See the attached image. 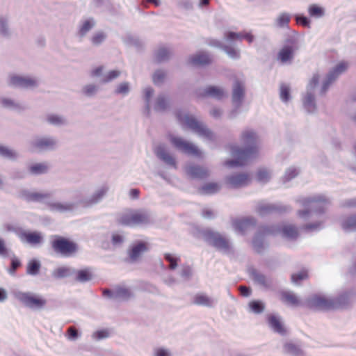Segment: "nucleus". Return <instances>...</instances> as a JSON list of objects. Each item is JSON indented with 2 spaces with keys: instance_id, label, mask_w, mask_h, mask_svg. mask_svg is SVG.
Segmentation results:
<instances>
[{
  "instance_id": "nucleus-52",
  "label": "nucleus",
  "mask_w": 356,
  "mask_h": 356,
  "mask_svg": "<svg viewBox=\"0 0 356 356\" xmlns=\"http://www.w3.org/2000/svg\"><path fill=\"white\" fill-rule=\"evenodd\" d=\"M164 259L170 264V266L168 267V269L170 270H174L178 266L179 262L181 261V258L179 256H176L175 254L170 253H165Z\"/></svg>"
},
{
  "instance_id": "nucleus-51",
  "label": "nucleus",
  "mask_w": 356,
  "mask_h": 356,
  "mask_svg": "<svg viewBox=\"0 0 356 356\" xmlns=\"http://www.w3.org/2000/svg\"><path fill=\"white\" fill-rule=\"evenodd\" d=\"M0 156L15 161L18 157V154L13 149L8 148V147L0 145Z\"/></svg>"
},
{
  "instance_id": "nucleus-3",
  "label": "nucleus",
  "mask_w": 356,
  "mask_h": 356,
  "mask_svg": "<svg viewBox=\"0 0 356 356\" xmlns=\"http://www.w3.org/2000/svg\"><path fill=\"white\" fill-rule=\"evenodd\" d=\"M198 233L207 244L223 254H228L232 252V242L218 232L210 228H204L199 229Z\"/></svg>"
},
{
  "instance_id": "nucleus-17",
  "label": "nucleus",
  "mask_w": 356,
  "mask_h": 356,
  "mask_svg": "<svg viewBox=\"0 0 356 356\" xmlns=\"http://www.w3.org/2000/svg\"><path fill=\"white\" fill-rule=\"evenodd\" d=\"M187 63L193 67H205L212 64L213 58L207 51H200L190 56Z\"/></svg>"
},
{
  "instance_id": "nucleus-8",
  "label": "nucleus",
  "mask_w": 356,
  "mask_h": 356,
  "mask_svg": "<svg viewBox=\"0 0 356 356\" xmlns=\"http://www.w3.org/2000/svg\"><path fill=\"white\" fill-rule=\"evenodd\" d=\"M232 154L235 159L227 160L226 164L232 168L243 166L247 161L257 156L259 148L245 146L242 147H234L232 148Z\"/></svg>"
},
{
  "instance_id": "nucleus-62",
  "label": "nucleus",
  "mask_w": 356,
  "mask_h": 356,
  "mask_svg": "<svg viewBox=\"0 0 356 356\" xmlns=\"http://www.w3.org/2000/svg\"><path fill=\"white\" fill-rule=\"evenodd\" d=\"M299 174V170L296 168H289L286 170L282 180L284 183L290 181L296 178Z\"/></svg>"
},
{
  "instance_id": "nucleus-10",
  "label": "nucleus",
  "mask_w": 356,
  "mask_h": 356,
  "mask_svg": "<svg viewBox=\"0 0 356 356\" xmlns=\"http://www.w3.org/2000/svg\"><path fill=\"white\" fill-rule=\"evenodd\" d=\"M149 244L143 240L135 241L127 249V257L124 261L133 264L139 261L140 257L145 252L149 251Z\"/></svg>"
},
{
  "instance_id": "nucleus-49",
  "label": "nucleus",
  "mask_w": 356,
  "mask_h": 356,
  "mask_svg": "<svg viewBox=\"0 0 356 356\" xmlns=\"http://www.w3.org/2000/svg\"><path fill=\"white\" fill-rule=\"evenodd\" d=\"M284 351L291 356H300L302 354V350L297 345L291 342L284 343Z\"/></svg>"
},
{
  "instance_id": "nucleus-16",
  "label": "nucleus",
  "mask_w": 356,
  "mask_h": 356,
  "mask_svg": "<svg viewBox=\"0 0 356 356\" xmlns=\"http://www.w3.org/2000/svg\"><path fill=\"white\" fill-rule=\"evenodd\" d=\"M256 210L260 216L264 217L273 213H289L292 210V208L289 205L277 204H261L257 206Z\"/></svg>"
},
{
  "instance_id": "nucleus-34",
  "label": "nucleus",
  "mask_w": 356,
  "mask_h": 356,
  "mask_svg": "<svg viewBox=\"0 0 356 356\" xmlns=\"http://www.w3.org/2000/svg\"><path fill=\"white\" fill-rule=\"evenodd\" d=\"M347 67L346 62L339 63L328 72L325 79L333 83L341 73L346 70Z\"/></svg>"
},
{
  "instance_id": "nucleus-36",
  "label": "nucleus",
  "mask_w": 356,
  "mask_h": 356,
  "mask_svg": "<svg viewBox=\"0 0 356 356\" xmlns=\"http://www.w3.org/2000/svg\"><path fill=\"white\" fill-rule=\"evenodd\" d=\"M333 302V310L346 307L350 302V293L347 291L339 294L337 297L331 298Z\"/></svg>"
},
{
  "instance_id": "nucleus-64",
  "label": "nucleus",
  "mask_w": 356,
  "mask_h": 356,
  "mask_svg": "<svg viewBox=\"0 0 356 356\" xmlns=\"http://www.w3.org/2000/svg\"><path fill=\"white\" fill-rule=\"evenodd\" d=\"M110 337V332L108 329H100L93 332L92 337L96 341H100L107 339Z\"/></svg>"
},
{
  "instance_id": "nucleus-38",
  "label": "nucleus",
  "mask_w": 356,
  "mask_h": 356,
  "mask_svg": "<svg viewBox=\"0 0 356 356\" xmlns=\"http://www.w3.org/2000/svg\"><path fill=\"white\" fill-rule=\"evenodd\" d=\"M280 300L291 306L298 307L301 305L299 298L292 292L281 291L280 292Z\"/></svg>"
},
{
  "instance_id": "nucleus-55",
  "label": "nucleus",
  "mask_w": 356,
  "mask_h": 356,
  "mask_svg": "<svg viewBox=\"0 0 356 356\" xmlns=\"http://www.w3.org/2000/svg\"><path fill=\"white\" fill-rule=\"evenodd\" d=\"M131 90L130 83L127 81H124L119 83L115 88L113 93L116 95L127 96Z\"/></svg>"
},
{
  "instance_id": "nucleus-46",
  "label": "nucleus",
  "mask_w": 356,
  "mask_h": 356,
  "mask_svg": "<svg viewBox=\"0 0 356 356\" xmlns=\"http://www.w3.org/2000/svg\"><path fill=\"white\" fill-rule=\"evenodd\" d=\"M29 171L33 175H43L47 172L48 166L44 163H35L29 166Z\"/></svg>"
},
{
  "instance_id": "nucleus-2",
  "label": "nucleus",
  "mask_w": 356,
  "mask_h": 356,
  "mask_svg": "<svg viewBox=\"0 0 356 356\" xmlns=\"http://www.w3.org/2000/svg\"><path fill=\"white\" fill-rule=\"evenodd\" d=\"M175 115L179 122L186 125L188 129L197 134L199 136L205 138L212 143L217 142L216 135L203 122L199 121L194 115L189 114L184 115L181 109L176 110Z\"/></svg>"
},
{
  "instance_id": "nucleus-21",
  "label": "nucleus",
  "mask_w": 356,
  "mask_h": 356,
  "mask_svg": "<svg viewBox=\"0 0 356 356\" xmlns=\"http://www.w3.org/2000/svg\"><path fill=\"white\" fill-rule=\"evenodd\" d=\"M154 153L156 157L164 163L175 169L177 168L176 159L168 152L164 144L158 145L154 149Z\"/></svg>"
},
{
  "instance_id": "nucleus-1",
  "label": "nucleus",
  "mask_w": 356,
  "mask_h": 356,
  "mask_svg": "<svg viewBox=\"0 0 356 356\" xmlns=\"http://www.w3.org/2000/svg\"><path fill=\"white\" fill-rule=\"evenodd\" d=\"M281 234L283 238L290 241H296L299 236V232L293 225H284L282 226L275 225H259L252 239V246L254 251L262 254L268 244L265 242V238L268 236H276Z\"/></svg>"
},
{
  "instance_id": "nucleus-60",
  "label": "nucleus",
  "mask_w": 356,
  "mask_h": 356,
  "mask_svg": "<svg viewBox=\"0 0 356 356\" xmlns=\"http://www.w3.org/2000/svg\"><path fill=\"white\" fill-rule=\"evenodd\" d=\"M0 104L5 108H8L11 110H18L20 108V106L19 104L16 103L12 99L7 97L0 98Z\"/></svg>"
},
{
  "instance_id": "nucleus-47",
  "label": "nucleus",
  "mask_w": 356,
  "mask_h": 356,
  "mask_svg": "<svg viewBox=\"0 0 356 356\" xmlns=\"http://www.w3.org/2000/svg\"><path fill=\"white\" fill-rule=\"evenodd\" d=\"M134 296L132 291L126 287L118 286L115 288V299L128 300Z\"/></svg>"
},
{
  "instance_id": "nucleus-44",
  "label": "nucleus",
  "mask_w": 356,
  "mask_h": 356,
  "mask_svg": "<svg viewBox=\"0 0 356 356\" xmlns=\"http://www.w3.org/2000/svg\"><path fill=\"white\" fill-rule=\"evenodd\" d=\"M249 273L254 282L261 285L265 288L269 287V285L268 284L266 281V276L264 274L260 273L253 268L249 269Z\"/></svg>"
},
{
  "instance_id": "nucleus-9",
  "label": "nucleus",
  "mask_w": 356,
  "mask_h": 356,
  "mask_svg": "<svg viewBox=\"0 0 356 356\" xmlns=\"http://www.w3.org/2000/svg\"><path fill=\"white\" fill-rule=\"evenodd\" d=\"M168 139L171 145L178 151L188 155L194 156L197 158H201L202 156V151L194 143L180 136L173 135H169Z\"/></svg>"
},
{
  "instance_id": "nucleus-32",
  "label": "nucleus",
  "mask_w": 356,
  "mask_h": 356,
  "mask_svg": "<svg viewBox=\"0 0 356 356\" xmlns=\"http://www.w3.org/2000/svg\"><path fill=\"white\" fill-rule=\"evenodd\" d=\"M194 305L213 308L216 305V301L204 293L196 294L192 302Z\"/></svg>"
},
{
  "instance_id": "nucleus-29",
  "label": "nucleus",
  "mask_w": 356,
  "mask_h": 356,
  "mask_svg": "<svg viewBox=\"0 0 356 356\" xmlns=\"http://www.w3.org/2000/svg\"><path fill=\"white\" fill-rule=\"evenodd\" d=\"M122 42L128 47H135L138 52H143L145 49V44L138 36L127 34L122 38Z\"/></svg>"
},
{
  "instance_id": "nucleus-58",
  "label": "nucleus",
  "mask_w": 356,
  "mask_h": 356,
  "mask_svg": "<svg viewBox=\"0 0 356 356\" xmlns=\"http://www.w3.org/2000/svg\"><path fill=\"white\" fill-rule=\"evenodd\" d=\"M223 51L232 60H239L241 58L240 50L235 47L227 45L225 46Z\"/></svg>"
},
{
  "instance_id": "nucleus-5",
  "label": "nucleus",
  "mask_w": 356,
  "mask_h": 356,
  "mask_svg": "<svg viewBox=\"0 0 356 356\" xmlns=\"http://www.w3.org/2000/svg\"><path fill=\"white\" fill-rule=\"evenodd\" d=\"M156 218L149 211H133L130 213H122L118 218V223L122 226L134 227L136 225H153Z\"/></svg>"
},
{
  "instance_id": "nucleus-18",
  "label": "nucleus",
  "mask_w": 356,
  "mask_h": 356,
  "mask_svg": "<svg viewBox=\"0 0 356 356\" xmlns=\"http://www.w3.org/2000/svg\"><path fill=\"white\" fill-rule=\"evenodd\" d=\"M195 94L198 98L213 97L218 100H220L225 97L224 90L213 85L207 86L204 88L196 89Z\"/></svg>"
},
{
  "instance_id": "nucleus-28",
  "label": "nucleus",
  "mask_w": 356,
  "mask_h": 356,
  "mask_svg": "<svg viewBox=\"0 0 356 356\" xmlns=\"http://www.w3.org/2000/svg\"><path fill=\"white\" fill-rule=\"evenodd\" d=\"M241 140L243 146L258 147V136L252 129H245L242 131L241 135Z\"/></svg>"
},
{
  "instance_id": "nucleus-48",
  "label": "nucleus",
  "mask_w": 356,
  "mask_h": 356,
  "mask_svg": "<svg viewBox=\"0 0 356 356\" xmlns=\"http://www.w3.org/2000/svg\"><path fill=\"white\" fill-rule=\"evenodd\" d=\"M107 35L102 31L95 32L90 38V42L95 47H99L106 40Z\"/></svg>"
},
{
  "instance_id": "nucleus-56",
  "label": "nucleus",
  "mask_w": 356,
  "mask_h": 356,
  "mask_svg": "<svg viewBox=\"0 0 356 356\" xmlns=\"http://www.w3.org/2000/svg\"><path fill=\"white\" fill-rule=\"evenodd\" d=\"M291 15L287 13H282L276 19V26L281 29L289 28Z\"/></svg>"
},
{
  "instance_id": "nucleus-27",
  "label": "nucleus",
  "mask_w": 356,
  "mask_h": 356,
  "mask_svg": "<svg viewBox=\"0 0 356 356\" xmlns=\"http://www.w3.org/2000/svg\"><path fill=\"white\" fill-rule=\"evenodd\" d=\"M186 172L191 179H194L203 180L209 176V172L207 168L195 164L187 166Z\"/></svg>"
},
{
  "instance_id": "nucleus-25",
  "label": "nucleus",
  "mask_w": 356,
  "mask_h": 356,
  "mask_svg": "<svg viewBox=\"0 0 356 356\" xmlns=\"http://www.w3.org/2000/svg\"><path fill=\"white\" fill-rule=\"evenodd\" d=\"M45 204L48 207L49 210L53 212H58L60 213L66 212H72L77 207V203L74 202H45Z\"/></svg>"
},
{
  "instance_id": "nucleus-37",
  "label": "nucleus",
  "mask_w": 356,
  "mask_h": 356,
  "mask_svg": "<svg viewBox=\"0 0 356 356\" xmlns=\"http://www.w3.org/2000/svg\"><path fill=\"white\" fill-rule=\"evenodd\" d=\"M221 188L220 185L217 182H208L203 184L198 190L203 195H211L218 193Z\"/></svg>"
},
{
  "instance_id": "nucleus-31",
  "label": "nucleus",
  "mask_w": 356,
  "mask_h": 356,
  "mask_svg": "<svg viewBox=\"0 0 356 356\" xmlns=\"http://www.w3.org/2000/svg\"><path fill=\"white\" fill-rule=\"evenodd\" d=\"M302 105L308 113H314L317 110L315 96L312 91H307L302 97Z\"/></svg>"
},
{
  "instance_id": "nucleus-11",
  "label": "nucleus",
  "mask_w": 356,
  "mask_h": 356,
  "mask_svg": "<svg viewBox=\"0 0 356 356\" xmlns=\"http://www.w3.org/2000/svg\"><path fill=\"white\" fill-rule=\"evenodd\" d=\"M305 305L307 308L316 311L333 310V302L331 301V298L317 293L308 297L305 300Z\"/></svg>"
},
{
  "instance_id": "nucleus-42",
  "label": "nucleus",
  "mask_w": 356,
  "mask_h": 356,
  "mask_svg": "<svg viewBox=\"0 0 356 356\" xmlns=\"http://www.w3.org/2000/svg\"><path fill=\"white\" fill-rule=\"evenodd\" d=\"M110 240L115 248H120L126 241V236L122 232H113L111 233Z\"/></svg>"
},
{
  "instance_id": "nucleus-61",
  "label": "nucleus",
  "mask_w": 356,
  "mask_h": 356,
  "mask_svg": "<svg viewBox=\"0 0 356 356\" xmlns=\"http://www.w3.org/2000/svg\"><path fill=\"white\" fill-rule=\"evenodd\" d=\"M308 277V273L307 270H302L296 273H293L291 275V282L295 284H298L300 282L306 280Z\"/></svg>"
},
{
  "instance_id": "nucleus-35",
  "label": "nucleus",
  "mask_w": 356,
  "mask_h": 356,
  "mask_svg": "<svg viewBox=\"0 0 356 356\" xmlns=\"http://www.w3.org/2000/svg\"><path fill=\"white\" fill-rule=\"evenodd\" d=\"M74 280L79 283H86L92 279L93 275L90 268H85L80 270L74 268Z\"/></svg>"
},
{
  "instance_id": "nucleus-54",
  "label": "nucleus",
  "mask_w": 356,
  "mask_h": 356,
  "mask_svg": "<svg viewBox=\"0 0 356 356\" xmlns=\"http://www.w3.org/2000/svg\"><path fill=\"white\" fill-rule=\"evenodd\" d=\"M0 35L4 38H9L10 35L8 18L6 16L0 15Z\"/></svg>"
},
{
  "instance_id": "nucleus-33",
  "label": "nucleus",
  "mask_w": 356,
  "mask_h": 356,
  "mask_svg": "<svg viewBox=\"0 0 356 356\" xmlns=\"http://www.w3.org/2000/svg\"><path fill=\"white\" fill-rule=\"evenodd\" d=\"M74 275V268L63 266L54 269L51 273V276L56 280H61L71 277Z\"/></svg>"
},
{
  "instance_id": "nucleus-22",
  "label": "nucleus",
  "mask_w": 356,
  "mask_h": 356,
  "mask_svg": "<svg viewBox=\"0 0 356 356\" xmlns=\"http://www.w3.org/2000/svg\"><path fill=\"white\" fill-rule=\"evenodd\" d=\"M250 178L244 172L234 173L226 177V183L232 188H238L248 185Z\"/></svg>"
},
{
  "instance_id": "nucleus-14",
  "label": "nucleus",
  "mask_w": 356,
  "mask_h": 356,
  "mask_svg": "<svg viewBox=\"0 0 356 356\" xmlns=\"http://www.w3.org/2000/svg\"><path fill=\"white\" fill-rule=\"evenodd\" d=\"M8 85L16 88H29L38 86L35 79L18 74H10L8 77Z\"/></svg>"
},
{
  "instance_id": "nucleus-45",
  "label": "nucleus",
  "mask_w": 356,
  "mask_h": 356,
  "mask_svg": "<svg viewBox=\"0 0 356 356\" xmlns=\"http://www.w3.org/2000/svg\"><path fill=\"white\" fill-rule=\"evenodd\" d=\"M341 227L346 232L356 231V214L350 215L343 220Z\"/></svg>"
},
{
  "instance_id": "nucleus-59",
  "label": "nucleus",
  "mask_w": 356,
  "mask_h": 356,
  "mask_svg": "<svg viewBox=\"0 0 356 356\" xmlns=\"http://www.w3.org/2000/svg\"><path fill=\"white\" fill-rule=\"evenodd\" d=\"M47 122L54 126H60L66 124L65 120L57 114H49L47 116Z\"/></svg>"
},
{
  "instance_id": "nucleus-15",
  "label": "nucleus",
  "mask_w": 356,
  "mask_h": 356,
  "mask_svg": "<svg viewBox=\"0 0 356 356\" xmlns=\"http://www.w3.org/2000/svg\"><path fill=\"white\" fill-rule=\"evenodd\" d=\"M33 150L41 152L56 149L57 140L54 137H38L31 142Z\"/></svg>"
},
{
  "instance_id": "nucleus-12",
  "label": "nucleus",
  "mask_w": 356,
  "mask_h": 356,
  "mask_svg": "<svg viewBox=\"0 0 356 356\" xmlns=\"http://www.w3.org/2000/svg\"><path fill=\"white\" fill-rule=\"evenodd\" d=\"M17 234L22 243H27L33 248L41 247L44 243V236L40 231L24 230L20 228Z\"/></svg>"
},
{
  "instance_id": "nucleus-13",
  "label": "nucleus",
  "mask_w": 356,
  "mask_h": 356,
  "mask_svg": "<svg viewBox=\"0 0 356 356\" xmlns=\"http://www.w3.org/2000/svg\"><path fill=\"white\" fill-rule=\"evenodd\" d=\"M296 49H298V40L294 37L286 38L285 43L277 54V59L282 63L291 61L294 58Z\"/></svg>"
},
{
  "instance_id": "nucleus-30",
  "label": "nucleus",
  "mask_w": 356,
  "mask_h": 356,
  "mask_svg": "<svg viewBox=\"0 0 356 356\" xmlns=\"http://www.w3.org/2000/svg\"><path fill=\"white\" fill-rule=\"evenodd\" d=\"M95 26L96 21L92 17L81 21L76 33L77 36L81 39L84 38Z\"/></svg>"
},
{
  "instance_id": "nucleus-41",
  "label": "nucleus",
  "mask_w": 356,
  "mask_h": 356,
  "mask_svg": "<svg viewBox=\"0 0 356 356\" xmlns=\"http://www.w3.org/2000/svg\"><path fill=\"white\" fill-rule=\"evenodd\" d=\"M41 268V262L36 258L30 259L26 265V273L27 275L35 276L40 273Z\"/></svg>"
},
{
  "instance_id": "nucleus-40",
  "label": "nucleus",
  "mask_w": 356,
  "mask_h": 356,
  "mask_svg": "<svg viewBox=\"0 0 356 356\" xmlns=\"http://www.w3.org/2000/svg\"><path fill=\"white\" fill-rule=\"evenodd\" d=\"M170 54L171 52L168 48L165 47H160L154 53L155 62L156 63H161L164 61H167L169 60Z\"/></svg>"
},
{
  "instance_id": "nucleus-39",
  "label": "nucleus",
  "mask_w": 356,
  "mask_h": 356,
  "mask_svg": "<svg viewBox=\"0 0 356 356\" xmlns=\"http://www.w3.org/2000/svg\"><path fill=\"white\" fill-rule=\"evenodd\" d=\"M170 106L168 99L163 95H159L154 104V110L155 112H163Z\"/></svg>"
},
{
  "instance_id": "nucleus-50",
  "label": "nucleus",
  "mask_w": 356,
  "mask_h": 356,
  "mask_svg": "<svg viewBox=\"0 0 356 356\" xmlns=\"http://www.w3.org/2000/svg\"><path fill=\"white\" fill-rule=\"evenodd\" d=\"M308 13L311 17L321 18L325 15V9L318 4L314 3L308 7Z\"/></svg>"
},
{
  "instance_id": "nucleus-6",
  "label": "nucleus",
  "mask_w": 356,
  "mask_h": 356,
  "mask_svg": "<svg viewBox=\"0 0 356 356\" xmlns=\"http://www.w3.org/2000/svg\"><path fill=\"white\" fill-rule=\"evenodd\" d=\"M50 243L54 252L64 257L72 256L79 248L77 243L74 241L56 234L51 236Z\"/></svg>"
},
{
  "instance_id": "nucleus-26",
  "label": "nucleus",
  "mask_w": 356,
  "mask_h": 356,
  "mask_svg": "<svg viewBox=\"0 0 356 356\" xmlns=\"http://www.w3.org/2000/svg\"><path fill=\"white\" fill-rule=\"evenodd\" d=\"M108 191V186H103L97 190L90 197L80 200L79 203L85 207H91L99 203L106 194Z\"/></svg>"
},
{
  "instance_id": "nucleus-24",
  "label": "nucleus",
  "mask_w": 356,
  "mask_h": 356,
  "mask_svg": "<svg viewBox=\"0 0 356 356\" xmlns=\"http://www.w3.org/2000/svg\"><path fill=\"white\" fill-rule=\"evenodd\" d=\"M257 225V220L254 217L248 216L242 218H235L232 221L234 229L238 232L241 235H244L245 231L250 227H254Z\"/></svg>"
},
{
  "instance_id": "nucleus-23",
  "label": "nucleus",
  "mask_w": 356,
  "mask_h": 356,
  "mask_svg": "<svg viewBox=\"0 0 356 356\" xmlns=\"http://www.w3.org/2000/svg\"><path fill=\"white\" fill-rule=\"evenodd\" d=\"M245 97V83L236 79L233 82L232 92V103L243 104Z\"/></svg>"
},
{
  "instance_id": "nucleus-19",
  "label": "nucleus",
  "mask_w": 356,
  "mask_h": 356,
  "mask_svg": "<svg viewBox=\"0 0 356 356\" xmlns=\"http://www.w3.org/2000/svg\"><path fill=\"white\" fill-rule=\"evenodd\" d=\"M266 321L268 327L273 330V332L277 333L282 337L287 334V330L285 327L282 317L279 314H268L266 316Z\"/></svg>"
},
{
  "instance_id": "nucleus-53",
  "label": "nucleus",
  "mask_w": 356,
  "mask_h": 356,
  "mask_svg": "<svg viewBox=\"0 0 356 356\" xmlns=\"http://www.w3.org/2000/svg\"><path fill=\"white\" fill-rule=\"evenodd\" d=\"M280 98L284 103H288L291 99V88L290 86L282 83L280 87Z\"/></svg>"
},
{
  "instance_id": "nucleus-63",
  "label": "nucleus",
  "mask_w": 356,
  "mask_h": 356,
  "mask_svg": "<svg viewBox=\"0 0 356 356\" xmlns=\"http://www.w3.org/2000/svg\"><path fill=\"white\" fill-rule=\"evenodd\" d=\"M323 228V222L321 221H317L314 222H309L304 225L302 227V229H304L307 232H310L313 231H319Z\"/></svg>"
},
{
  "instance_id": "nucleus-43",
  "label": "nucleus",
  "mask_w": 356,
  "mask_h": 356,
  "mask_svg": "<svg viewBox=\"0 0 356 356\" xmlns=\"http://www.w3.org/2000/svg\"><path fill=\"white\" fill-rule=\"evenodd\" d=\"M265 307V303L261 300H252L248 303V311L254 314H261Z\"/></svg>"
},
{
  "instance_id": "nucleus-4",
  "label": "nucleus",
  "mask_w": 356,
  "mask_h": 356,
  "mask_svg": "<svg viewBox=\"0 0 356 356\" xmlns=\"http://www.w3.org/2000/svg\"><path fill=\"white\" fill-rule=\"evenodd\" d=\"M298 202L305 207V209L298 211V216L304 219H307L313 213L318 216L323 214L325 209L322 203L329 202L328 200L323 195L303 197L298 200Z\"/></svg>"
},
{
  "instance_id": "nucleus-57",
  "label": "nucleus",
  "mask_w": 356,
  "mask_h": 356,
  "mask_svg": "<svg viewBox=\"0 0 356 356\" xmlns=\"http://www.w3.org/2000/svg\"><path fill=\"white\" fill-rule=\"evenodd\" d=\"M13 257L10 258V266L8 268V273L14 276L16 275L17 269L20 268L22 265V261L17 258L14 253H12Z\"/></svg>"
},
{
  "instance_id": "nucleus-7",
  "label": "nucleus",
  "mask_w": 356,
  "mask_h": 356,
  "mask_svg": "<svg viewBox=\"0 0 356 356\" xmlns=\"http://www.w3.org/2000/svg\"><path fill=\"white\" fill-rule=\"evenodd\" d=\"M14 297L25 307L32 310H40L47 304V300L40 295L30 291H15Z\"/></svg>"
},
{
  "instance_id": "nucleus-20",
  "label": "nucleus",
  "mask_w": 356,
  "mask_h": 356,
  "mask_svg": "<svg viewBox=\"0 0 356 356\" xmlns=\"http://www.w3.org/2000/svg\"><path fill=\"white\" fill-rule=\"evenodd\" d=\"M51 196V193L31 192L28 189H22L17 194L18 198L27 202H43L44 199Z\"/></svg>"
}]
</instances>
